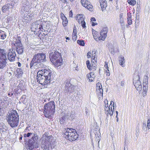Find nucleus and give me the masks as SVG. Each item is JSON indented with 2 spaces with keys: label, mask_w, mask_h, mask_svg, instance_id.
<instances>
[{
  "label": "nucleus",
  "mask_w": 150,
  "mask_h": 150,
  "mask_svg": "<svg viewBox=\"0 0 150 150\" xmlns=\"http://www.w3.org/2000/svg\"><path fill=\"white\" fill-rule=\"evenodd\" d=\"M45 55L43 53H38L35 54L31 61L30 68L33 66L35 69H38L43 66L42 62H46Z\"/></svg>",
  "instance_id": "nucleus-1"
},
{
  "label": "nucleus",
  "mask_w": 150,
  "mask_h": 150,
  "mask_svg": "<svg viewBox=\"0 0 150 150\" xmlns=\"http://www.w3.org/2000/svg\"><path fill=\"white\" fill-rule=\"evenodd\" d=\"M7 117L8 122L11 127L18 126L19 122V116L16 111L12 110Z\"/></svg>",
  "instance_id": "nucleus-2"
},
{
  "label": "nucleus",
  "mask_w": 150,
  "mask_h": 150,
  "mask_svg": "<svg viewBox=\"0 0 150 150\" xmlns=\"http://www.w3.org/2000/svg\"><path fill=\"white\" fill-rule=\"evenodd\" d=\"M49 57L52 62L56 67H58L62 64V60L60 53L55 52L50 54Z\"/></svg>",
  "instance_id": "nucleus-3"
},
{
  "label": "nucleus",
  "mask_w": 150,
  "mask_h": 150,
  "mask_svg": "<svg viewBox=\"0 0 150 150\" xmlns=\"http://www.w3.org/2000/svg\"><path fill=\"white\" fill-rule=\"evenodd\" d=\"M55 106L53 101H51L45 104L44 106V113L46 117L53 115L55 112Z\"/></svg>",
  "instance_id": "nucleus-4"
},
{
  "label": "nucleus",
  "mask_w": 150,
  "mask_h": 150,
  "mask_svg": "<svg viewBox=\"0 0 150 150\" xmlns=\"http://www.w3.org/2000/svg\"><path fill=\"white\" fill-rule=\"evenodd\" d=\"M107 28L104 27L100 32V36H98V33L95 30L92 31V33L96 41H98L100 40H104L107 36Z\"/></svg>",
  "instance_id": "nucleus-5"
},
{
  "label": "nucleus",
  "mask_w": 150,
  "mask_h": 150,
  "mask_svg": "<svg viewBox=\"0 0 150 150\" xmlns=\"http://www.w3.org/2000/svg\"><path fill=\"white\" fill-rule=\"evenodd\" d=\"M65 135L70 141L76 140L78 136L76 130L72 128L67 129Z\"/></svg>",
  "instance_id": "nucleus-6"
},
{
  "label": "nucleus",
  "mask_w": 150,
  "mask_h": 150,
  "mask_svg": "<svg viewBox=\"0 0 150 150\" xmlns=\"http://www.w3.org/2000/svg\"><path fill=\"white\" fill-rule=\"evenodd\" d=\"M7 61L6 51L0 49V69H3L6 67Z\"/></svg>",
  "instance_id": "nucleus-7"
},
{
  "label": "nucleus",
  "mask_w": 150,
  "mask_h": 150,
  "mask_svg": "<svg viewBox=\"0 0 150 150\" xmlns=\"http://www.w3.org/2000/svg\"><path fill=\"white\" fill-rule=\"evenodd\" d=\"M42 74V73L41 71H38V72L37 76V81L40 84L43 85L49 83V81H48L44 76Z\"/></svg>",
  "instance_id": "nucleus-8"
},
{
  "label": "nucleus",
  "mask_w": 150,
  "mask_h": 150,
  "mask_svg": "<svg viewBox=\"0 0 150 150\" xmlns=\"http://www.w3.org/2000/svg\"><path fill=\"white\" fill-rule=\"evenodd\" d=\"M39 71H41V73H42V75H43L46 78L47 80L49 81V83H50L51 79L52 76V72L50 71V70H47L46 69H43Z\"/></svg>",
  "instance_id": "nucleus-9"
},
{
  "label": "nucleus",
  "mask_w": 150,
  "mask_h": 150,
  "mask_svg": "<svg viewBox=\"0 0 150 150\" xmlns=\"http://www.w3.org/2000/svg\"><path fill=\"white\" fill-rule=\"evenodd\" d=\"M50 137H46L45 140H43L41 143V147L45 149H49V147L50 145L49 144V142H50Z\"/></svg>",
  "instance_id": "nucleus-10"
},
{
  "label": "nucleus",
  "mask_w": 150,
  "mask_h": 150,
  "mask_svg": "<svg viewBox=\"0 0 150 150\" xmlns=\"http://www.w3.org/2000/svg\"><path fill=\"white\" fill-rule=\"evenodd\" d=\"M7 58L11 62H13L15 60L16 54L14 50L13 49L9 50L7 54Z\"/></svg>",
  "instance_id": "nucleus-11"
},
{
  "label": "nucleus",
  "mask_w": 150,
  "mask_h": 150,
  "mask_svg": "<svg viewBox=\"0 0 150 150\" xmlns=\"http://www.w3.org/2000/svg\"><path fill=\"white\" fill-rule=\"evenodd\" d=\"M40 22L39 21H37L34 23H33L31 25V30L35 32L37 30L41 29L42 26L39 24V23Z\"/></svg>",
  "instance_id": "nucleus-12"
},
{
  "label": "nucleus",
  "mask_w": 150,
  "mask_h": 150,
  "mask_svg": "<svg viewBox=\"0 0 150 150\" xmlns=\"http://www.w3.org/2000/svg\"><path fill=\"white\" fill-rule=\"evenodd\" d=\"M81 3L82 5L91 11L93 10V6L87 0H81Z\"/></svg>",
  "instance_id": "nucleus-13"
},
{
  "label": "nucleus",
  "mask_w": 150,
  "mask_h": 150,
  "mask_svg": "<svg viewBox=\"0 0 150 150\" xmlns=\"http://www.w3.org/2000/svg\"><path fill=\"white\" fill-rule=\"evenodd\" d=\"M76 18V20H78V23H81V25L83 28L86 27V23L84 21V19L82 14L77 15Z\"/></svg>",
  "instance_id": "nucleus-14"
},
{
  "label": "nucleus",
  "mask_w": 150,
  "mask_h": 150,
  "mask_svg": "<svg viewBox=\"0 0 150 150\" xmlns=\"http://www.w3.org/2000/svg\"><path fill=\"white\" fill-rule=\"evenodd\" d=\"M133 83L137 89L138 91H141L142 89V86L140 81L137 80L135 82L134 81Z\"/></svg>",
  "instance_id": "nucleus-15"
},
{
  "label": "nucleus",
  "mask_w": 150,
  "mask_h": 150,
  "mask_svg": "<svg viewBox=\"0 0 150 150\" xmlns=\"http://www.w3.org/2000/svg\"><path fill=\"white\" fill-rule=\"evenodd\" d=\"M100 5L103 11L105 9L107 6V4L105 0H100Z\"/></svg>",
  "instance_id": "nucleus-16"
},
{
  "label": "nucleus",
  "mask_w": 150,
  "mask_h": 150,
  "mask_svg": "<svg viewBox=\"0 0 150 150\" xmlns=\"http://www.w3.org/2000/svg\"><path fill=\"white\" fill-rule=\"evenodd\" d=\"M96 91L98 93H99L100 95L103 94V90L102 88V86L101 83H98L96 85Z\"/></svg>",
  "instance_id": "nucleus-17"
},
{
  "label": "nucleus",
  "mask_w": 150,
  "mask_h": 150,
  "mask_svg": "<svg viewBox=\"0 0 150 150\" xmlns=\"http://www.w3.org/2000/svg\"><path fill=\"white\" fill-rule=\"evenodd\" d=\"M24 47L22 46H19L16 47V51L19 54H22L24 51Z\"/></svg>",
  "instance_id": "nucleus-18"
},
{
  "label": "nucleus",
  "mask_w": 150,
  "mask_h": 150,
  "mask_svg": "<svg viewBox=\"0 0 150 150\" xmlns=\"http://www.w3.org/2000/svg\"><path fill=\"white\" fill-rule=\"evenodd\" d=\"M22 71V70L20 69H18L16 70L15 73L16 74V76L17 77H20L22 76L23 73Z\"/></svg>",
  "instance_id": "nucleus-19"
},
{
  "label": "nucleus",
  "mask_w": 150,
  "mask_h": 150,
  "mask_svg": "<svg viewBox=\"0 0 150 150\" xmlns=\"http://www.w3.org/2000/svg\"><path fill=\"white\" fill-rule=\"evenodd\" d=\"M119 64L122 67L125 66V59L124 57L123 56H121L119 57Z\"/></svg>",
  "instance_id": "nucleus-20"
},
{
  "label": "nucleus",
  "mask_w": 150,
  "mask_h": 150,
  "mask_svg": "<svg viewBox=\"0 0 150 150\" xmlns=\"http://www.w3.org/2000/svg\"><path fill=\"white\" fill-rule=\"evenodd\" d=\"M87 76L89 80L91 81H92L95 77V75L93 72L90 73L89 74H88Z\"/></svg>",
  "instance_id": "nucleus-21"
},
{
  "label": "nucleus",
  "mask_w": 150,
  "mask_h": 150,
  "mask_svg": "<svg viewBox=\"0 0 150 150\" xmlns=\"http://www.w3.org/2000/svg\"><path fill=\"white\" fill-rule=\"evenodd\" d=\"M10 5L9 4H7L6 5L2 7V10L3 12H5L6 11H9V9H11V7H10Z\"/></svg>",
  "instance_id": "nucleus-22"
},
{
  "label": "nucleus",
  "mask_w": 150,
  "mask_h": 150,
  "mask_svg": "<svg viewBox=\"0 0 150 150\" xmlns=\"http://www.w3.org/2000/svg\"><path fill=\"white\" fill-rule=\"evenodd\" d=\"M114 103L113 102V104L111 105L110 108L111 110H108V115H109L110 116H112L113 114V110L114 108Z\"/></svg>",
  "instance_id": "nucleus-23"
},
{
  "label": "nucleus",
  "mask_w": 150,
  "mask_h": 150,
  "mask_svg": "<svg viewBox=\"0 0 150 150\" xmlns=\"http://www.w3.org/2000/svg\"><path fill=\"white\" fill-rule=\"evenodd\" d=\"M33 135L31 139V141H32V143L33 144L36 143V142L38 139V137L36 134H33Z\"/></svg>",
  "instance_id": "nucleus-24"
},
{
  "label": "nucleus",
  "mask_w": 150,
  "mask_h": 150,
  "mask_svg": "<svg viewBox=\"0 0 150 150\" xmlns=\"http://www.w3.org/2000/svg\"><path fill=\"white\" fill-rule=\"evenodd\" d=\"M132 16L131 13L129 14L128 13L127 14V21L129 25H130L132 23V21L131 18Z\"/></svg>",
  "instance_id": "nucleus-25"
},
{
  "label": "nucleus",
  "mask_w": 150,
  "mask_h": 150,
  "mask_svg": "<svg viewBox=\"0 0 150 150\" xmlns=\"http://www.w3.org/2000/svg\"><path fill=\"white\" fill-rule=\"evenodd\" d=\"M69 115H66V114L65 116H63V117H61L59 120V122L60 123H63L64 122V121L66 120V118H68Z\"/></svg>",
  "instance_id": "nucleus-26"
},
{
  "label": "nucleus",
  "mask_w": 150,
  "mask_h": 150,
  "mask_svg": "<svg viewBox=\"0 0 150 150\" xmlns=\"http://www.w3.org/2000/svg\"><path fill=\"white\" fill-rule=\"evenodd\" d=\"M27 97L25 95H23L21 97L20 100L24 104H25L27 102Z\"/></svg>",
  "instance_id": "nucleus-27"
},
{
  "label": "nucleus",
  "mask_w": 150,
  "mask_h": 150,
  "mask_svg": "<svg viewBox=\"0 0 150 150\" xmlns=\"http://www.w3.org/2000/svg\"><path fill=\"white\" fill-rule=\"evenodd\" d=\"M114 102L113 101H111V102L110 104L109 107H106V108H104L105 111V113L107 115H108V110H111V105H112V103Z\"/></svg>",
  "instance_id": "nucleus-28"
},
{
  "label": "nucleus",
  "mask_w": 150,
  "mask_h": 150,
  "mask_svg": "<svg viewBox=\"0 0 150 150\" xmlns=\"http://www.w3.org/2000/svg\"><path fill=\"white\" fill-rule=\"evenodd\" d=\"M67 92L73 93L74 92V86H69L68 88L66 90Z\"/></svg>",
  "instance_id": "nucleus-29"
},
{
  "label": "nucleus",
  "mask_w": 150,
  "mask_h": 150,
  "mask_svg": "<svg viewBox=\"0 0 150 150\" xmlns=\"http://www.w3.org/2000/svg\"><path fill=\"white\" fill-rule=\"evenodd\" d=\"M62 19L63 20L62 22V24L63 26H65L67 25L68 22L67 18L64 16Z\"/></svg>",
  "instance_id": "nucleus-30"
},
{
  "label": "nucleus",
  "mask_w": 150,
  "mask_h": 150,
  "mask_svg": "<svg viewBox=\"0 0 150 150\" xmlns=\"http://www.w3.org/2000/svg\"><path fill=\"white\" fill-rule=\"evenodd\" d=\"M148 78L147 76H144L143 80V85H146L148 84Z\"/></svg>",
  "instance_id": "nucleus-31"
},
{
  "label": "nucleus",
  "mask_w": 150,
  "mask_h": 150,
  "mask_svg": "<svg viewBox=\"0 0 150 150\" xmlns=\"http://www.w3.org/2000/svg\"><path fill=\"white\" fill-rule=\"evenodd\" d=\"M128 3L132 6L134 5L136 3V1L134 0H128Z\"/></svg>",
  "instance_id": "nucleus-32"
},
{
  "label": "nucleus",
  "mask_w": 150,
  "mask_h": 150,
  "mask_svg": "<svg viewBox=\"0 0 150 150\" xmlns=\"http://www.w3.org/2000/svg\"><path fill=\"white\" fill-rule=\"evenodd\" d=\"M6 37V35L3 31H0V37L2 39H4Z\"/></svg>",
  "instance_id": "nucleus-33"
},
{
  "label": "nucleus",
  "mask_w": 150,
  "mask_h": 150,
  "mask_svg": "<svg viewBox=\"0 0 150 150\" xmlns=\"http://www.w3.org/2000/svg\"><path fill=\"white\" fill-rule=\"evenodd\" d=\"M86 65H87V67L88 68L89 70H92V67H91V65L90 62L88 60H87L86 61Z\"/></svg>",
  "instance_id": "nucleus-34"
},
{
  "label": "nucleus",
  "mask_w": 150,
  "mask_h": 150,
  "mask_svg": "<svg viewBox=\"0 0 150 150\" xmlns=\"http://www.w3.org/2000/svg\"><path fill=\"white\" fill-rule=\"evenodd\" d=\"M77 43L79 45L84 46L85 45L84 42L83 40H78L77 41Z\"/></svg>",
  "instance_id": "nucleus-35"
},
{
  "label": "nucleus",
  "mask_w": 150,
  "mask_h": 150,
  "mask_svg": "<svg viewBox=\"0 0 150 150\" xmlns=\"http://www.w3.org/2000/svg\"><path fill=\"white\" fill-rule=\"evenodd\" d=\"M16 47H18L19 46H22V44L21 43V42L20 40H17L16 42Z\"/></svg>",
  "instance_id": "nucleus-36"
},
{
  "label": "nucleus",
  "mask_w": 150,
  "mask_h": 150,
  "mask_svg": "<svg viewBox=\"0 0 150 150\" xmlns=\"http://www.w3.org/2000/svg\"><path fill=\"white\" fill-rule=\"evenodd\" d=\"M93 51L92 52V61L93 60H94V61L96 62V52H94V53H93Z\"/></svg>",
  "instance_id": "nucleus-37"
},
{
  "label": "nucleus",
  "mask_w": 150,
  "mask_h": 150,
  "mask_svg": "<svg viewBox=\"0 0 150 150\" xmlns=\"http://www.w3.org/2000/svg\"><path fill=\"white\" fill-rule=\"evenodd\" d=\"M71 86V84L69 82H67L65 86V90L66 91V90L67 89L69 86Z\"/></svg>",
  "instance_id": "nucleus-38"
},
{
  "label": "nucleus",
  "mask_w": 150,
  "mask_h": 150,
  "mask_svg": "<svg viewBox=\"0 0 150 150\" xmlns=\"http://www.w3.org/2000/svg\"><path fill=\"white\" fill-rule=\"evenodd\" d=\"M143 85V90L144 91V92H145L144 93H146V92H147V89H148V84L146 85Z\"/></svg>",
  "instance_id": "nucleus-39"
},
{
  "label": "nucleus",
  "mask_w": 150,
  "mask_h": 150,
  "mask_svg": "<svg viewBox=\"0 0 150 150\" xmlns=\"http://www.w3.org/2000/svg\"><path fill=\"white\" fill-rule=\"evenodd\" d=\"M76 28L75 26H74L73 28V31L72 33V34L76 35V34L77 33Z\"/></svg>",
  "instance_id": "nucleus-40"
},
{
  "label": "nucleus",
  "mask_w": 150,
  "mask_h": 150,
  "mask_svg": "<svg viewBox=\"0 0 150 150\" xmlns=\"http://www.w3.org/2000/svg\"><path fill=\"white\" fill-rule=\"evenodd\" d=\"M147 127L148 128V129H150V119H149L147 121Z\"/></svg>",
  "instance_id": "nucleus-41"
},
{
  "label": "nucleus",
  "mask_w": 150,
  "mask_h": 150,
  "mask_svg": "<svg viewBox=\"0 0 150 150\" xmlns=\"http://www.w3.org/2000/svg\"><path fill=\"white\" fill-rule=\"evenodd\" d=\"M31 130V129L30 128V127H27L25 129V132H30Z\"/></svg>",
  "instance_id": "nucleus-42"
},
{
  "label": "nucleus",
  "mask_w": 150,
  "mask_h": 150,
  "mask_svg": "<svg viewBox=\"0 0 150 150\" xmlns=\"http://www.w3.org/2000/svg\"><path fill=\"white\" fill-rule=\"evenodd\" d=\"M105 74L107 76H109L110 75V73L108 69H107L105 71Z\"/></svg>",
  "instance_id": "nucleus-43"
},
{
  "label": "nucleus",
  "mask_w": 150,
  "mask_h": 150,
  "mask_svg": "<svg viewBox=\"0 0 150 150\" xmlns=\"http://www.w3.org/2000/svg\"><path fill=\"white\" fill-rule=\"evenodd\" d=\"M72 36L73 40L74 41L76 40V34L75 35L72 34Z\"/></svg>",
  "instance_id": "nucleus-44"
},
{
  "label": "nucleus",
  "mask_w": 150,
  "mask_h": 150,
  "mask_svg": "<svg viewBox=\"0 0 150 150\" xmlns=\"http://www.w3.org/2000/svg\"><path fill=\"white\" fill-rule=\"evenodd\" d=\"M92 54L91 53L89 52H88L87 54V56L88 58H89L91 57V55Z\"/></svg>",
  "instance_id": "nucleus-45"
},
{
  "label": "nucleus",
  "mask_w": 150,
  "mask_h": 150,
  "mask_svg": "<svg viewBox=\"0 0 150 150\" xmlns=\"http://www.w3.org/2000/svg\"><path fill=\"white\" fill-rule=\"evenodd\" d=\"M105 65L104 66V67L105 68V69H108V63L107 62H105Z\"/></svg>",
  "instance_id": "nucleus-46"
},
{
  "label": "nucleus",
  "mask_w": 150,
  "mask_h": 150,
  "mask_svg": "<svg viewBox=\"0 0 150 150\" xmlns=\"http://www.w3.org/2000/svg\"><path fill=\"white\" fill-rule=\"evenodd\" d=\"M94 133L95 134L96 137H97H97H98V138H99V136L100 135V132H98V133H97V135L96 134L95 132H94Z\"/></svg>",
  "instance_id": "nucleus-47"
},
{
  "label": "nucleus",
  "mask_w": 150,
  "mask_h": 150,
  "mask_svg": "<svg viewBox=\"0 0 150 150\" xmlns=\"http://www.w3.org/2000/svg\"><path fill=\"white\" fill-rule=\"evenodd\" d=\"M33 133H30V132H28V133L27 134V135H26V136H27V137H29L31 135H32V134H33Z\"/></svg>",
  "instance_id": "nucleus-48"
},
{
  "label": "nucleus",
  "mask_w": 150,
  "mask_h": 150,
  "mask_svg": "<svg viewBox=\"0 0 150 150\" xmlns=\"http://www.w3.org/2000/svg\"><path fill=\"white\" fill-rule=\"evenodd\" d=\"M121 24V25L122 26V28H125V25L124 23V22H123V23H120Z\"/></svg>",
  "instance_id": "nucleus-49"
},
{
  "label": "nucleus",
  "mask_w": 150,
  "mask_h": 150,
  "mask_svg": "<svg viewBox=\"0 0 150 150\" xmlns=\"http://www.w3.org/2000/svg\"><path fill=\"white\" fill-rule=\"evenodd\" d=\"M120 23H122L124 22V20L123 19V18H122L121 17L120 18Z\"/></svg>",
  "instance_id": "nucleus-50"
},
{
  "label": "nucleus",
  "mask_w": 150,
  "mask_h": 150,
  "mask_svg": "<svg viewBox=\"0 0 150 150\" xmlns=\"http://www.w3.org/2000/svg\"><path fill=\"white\" fill-rule=\"evenodd\" d=\"M60 0L62 2V3H63L64 4L66 3L67 4V0Z\"/></svg>",
  "instance_id": "nucleus-51"
},
{
  "label": "nucleus",
  "mask_w": 150,
  "mask_h": 150,
  "mask_svg": "<svg viewBox=\"0 0 150 150\" xmlns=\"http://www.w3.org/2000/svg\"><path fill=\"white\" fill-rule=\"evenodd\" d=\"M137 131H136V136L137 137H138V136H139V130H138V131H137Z\"/></svg>",
  "instance_id": "nucleus-52"
},
{
  "label": "nucleus",
  "mask_w": 150,
  "mask_h": 150,
  "mask_svg": "<svg viewBox=\"0 0 150 150\" xmlns=\"http://www.w3.org/2000/svg\"><path fill=\"white\" fill-rule=\"evenodd\" d=\"M96 21V19L95 18H91V22L93 21Z\"/></svg>",
  "instance_id": "nucleus-53"
},
{
  "label": "nucleus",
  "mask_w": 150,
  "mask_h": 150,
  "mask_svg": "<svg viewBox=\"0 0 150 150\" xmlns=\"http://www.w3.org/2000/svg\"><path fill=\"white\" fill-rule=\"evenodd\" d=\"M73 15L71 11H70L69 12V16L70 17H72Z\"/></svg>",
  "instance_id": "nucleus-54"
},
{
  "label": "nucleus",
  "mask_w": 150,
  "mask_h": 150,
  "mask_svg": "<svg viewBox=\"0 0 150 150\" xmlns=\"http://www.w3.org/2000/svg\"><path fill=\"white\" fill-rule=\"evenodd\" d=\"M124 81H122L121 82V85L122 86H123L124 85Z\"/></svg>",
  "instance_id": "nucleus-55"
},
{
  "label": "nucleus",
  "mask_w": 150,
  "mask_h": 150,
  "mask_svg": "<svg viewBox=\"0 0 150 150\" xmlns=\"http://www.w3.org/2000/svg\"><path fill=\"white\" fill-rule=\"evenodd\" d=\"M97 23H94V22H93L92 23V26H94L95 25H97Z\"/></svg>",
  "instance_id": "nucleus-56"
},
{
  "label": "nucleus",
  "mask_w": 150,
  "mask_h": 150,
  "mask_svg": "<svg viewBox=\"0 0 150 150\" xmlns=\"http://www.w3.org/2000/svg\"><path fill=\"white\" fill-rule=\"evenodd\" d=\"M105 104H108V101L107 100H105L104 101Z\"/></svg>",
  "instance_id": "nucleus-57"
},
{
  "label": "nucleus",
  "mask_w": 150,
  "mask_h": 150,
  "mask_svg": "<svg viewBox=\"0 0 150 150\" xmlns=\"http://www.w3.org/2000/svg\"><path fill=\"white\" fill-rule=\"evenodd\" d=\"M108 107V104H105L104 108H106V107Z\"/></svg>",
  "instance_id": "nucleus-58"
},
{
  "label": "nucleus",
  "mask_w": 150,
  "mask_h": 150,
  "mask_svg": "<svg viewBox=\"0 0 150 150\" xmlns=\"http://www.w3.org/2000/svg\"><path fill=\"white\" fill-rule=\"evenodd\" d=\"M3 111V110H2V108H1V109L0 111V115H1V114L2 113V112Z\"/></svg>",
  "instance_id": "nucleus-59"
},
{
  "label": "nucleus",
  "mask_w": 150,
  "mask_h": 150,
  "mask_svg": "<svg viewBox=\"0 0 150 150\" xmlns=\"http://www.w3.org/2000/svg\"><path fill=\"white\" fill-rule=\"evenodd\" d=\"M75 115L74 114H71L70 117H75Z\"/></svg>",
  "instance_id": "nucleus-60"
},
{
  "label": "nucleus",
  "mask_w": 150,
  "mask_h": 150,
  "mask_svg": "<svg viewBox=\"0 0 150 150\" xmlns=\"http://www.w3.org/2000/svg\"><path fill=\"white\" fill-rule=\"evenodd\" d=\"M116 117L117 118V115H118V111H116Z\"/></svg>",
  "instance_id": "nucleus-61"
},
{
  "label": "nucleus",
  "mask_w": 150,
  "mask_h": 150,
  "mask_svg": "<svg viewBox=\"0 0 150 150\" xmlns=\"http://www.w3.org/2000/svg\"><path fill=\"white\" fill-rule=\"evenodd\" d=\"M27 15H26V16H24V19H25V20H26V19L27 20V18H28V17H27Z\"/></svg>",
  "instance_id": "nucleus-62"
},
{
  "label": "nucleus",
  "mask_w": 150,
  "mask_h": 150,
  "mask_svg": "<svg viewBox=\"0 0 150 150\" xmlns=\"http://www.w3.org/2000/svg\"><path fill=\"white\" fill-rule=\"evenodd\" d=\"M21 64L19 62L18 64V66L19 67H21Z\"/></svg>",
  "instance_id": "nucleus-63"
},
{
  "label": "nucleus",
  "mask_w": 150,
  "mask_h": 150,
  "mask_svg": "<svg viewBox=\"0 0 150 150\" xmlns=\"http://www.w3.org/2000/svg\"><path fill=\"white\" fill-rule=\"evenodd\" d=\"M122 13H121V14H120V18L121 17L122 18Z\"/></svg>",
  "instance_id": "nucleus-64"
}]
</instances>
